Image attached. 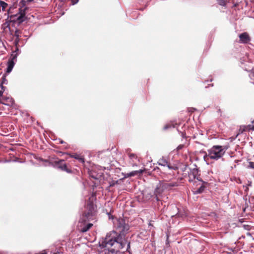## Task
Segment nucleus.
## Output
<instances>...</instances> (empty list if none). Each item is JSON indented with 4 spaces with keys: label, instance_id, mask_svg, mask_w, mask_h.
<instances>
[{
    "label": "nucleus",
    "instance_id": "19",
    "mask_svg": "<svg viewBox=\"0 0 254 254\" xmlns=\"http://www.w3.org/2000/svg\"><path fill=\"white\" fill-rule=\"evenodd\" d=\"M137 172H138L139 173H142L143 172V170H140L138 171L132 172L130 173L129 176H133L135 175Z\"/></svg>",
    "mask_w": 254,
    "mask_h": 254
},
{
    "label": "nucleus",
    "instance_id": "1",
    "mask_svg": "<svg viewBox=\"0 0 254 254\" xmlns=\"http://www.w3.org/2000/svg\"><path fill=\"white\" fill-rule=\"evenodd\" d=\"M114 226L119 230L118 234L114 231L107 233L106 237L102 242L100 246L102 247H112L116 244L115 249H112L110 252L117 253L120 250H126L129 254L130 252V241L127 237L125 236V234L129 230V226L125 223L123 218H116L113 221Z\"/></svg>",
    "mask_w": 254,
    "mask_h": 254
},
{
    "label": "nucleus",
    "instance_id": "11",
    "mask_svg": "<svg viewBox=\"0 0 254 254\" xmlns=\"http://www.w3.org/2000/svg\"><path fill=\"white\" fill-rule=\"evenodd\" d=\"M168 161L167 159L164 157H162L158 160L157 164L160 166L165 167L166 165H168Z\"/></svg>",
    "mask_w": 254,
    "mask_h": 254
},
{
    "label": "nucleus",
    "instance_id": "23",
    "mask_svg": "<svg viewBox=\"0 0 254 254\" xmlns=\"http://www.w3.org/2000/svg\"><path fill=\"white\" fill-rule=\"evenodd\" d=\"M249 129L254 130V125H249L248 126Z\"/></svg>",
    "mask_w": 254,
    "mask_h": 254
},
{
    "label": "nucleus",
    "instance_id": "12",
    "mask_svg": "<svg viewBox=\"0 0 254 254\" xmlns=\"http://www.w3.org/2000/svg\"><path fill=\"white\" fill-rule=\"evenodd\" d=\"M70 156L72 158H74L78 160L79 162H80L82 163H83L84 162V158L79 154H75L73 155H71Z\"/></svg>",
    "mask_w": 254,
    "mask_h": 254
},
{
    "label": "nucleus",
    "instance_id": "22",
    "mask_svg": "<svg viewBox=\"0 0 254 254\" xmlns=\"http://www.w3.org/2000/svg\"><path fill=\"white\" fill-rule=\"evenodd\" d=\"M249 167L251 168L254 169V162H250L249 163Z\"/></svg>",
    "mask_w": 254,
    "mask_h": 254
},
{
    "label": "nucleus",
    "instance_id": "17",
    "mask_svg": "<svg viewBox=\"0 0 254 254\" xmlns=\"http://www.w3.org/2000/svg\"><path fill=\"white\" fill-rule=\"evenodd\" d=\"M94 171H91L90 173V175L91 176V177H92L93 178H94L95 179H97L98 178L99 176H101V173H98L97 175H94Z\"/></svg>",
    "mask_w": 254,
    "mask_h": 254
},
{
    "label": "nucleus",
    "instance_id": "16",
    "mask_svg": "<svg viewBox=\"0 0 254 254\" xmlns=\"http://www.w3.org/2000/svg\"><path fill=\"white\" fill-rule=\"evenodd\" d=\"M0 6L2 8L3 11H5L7 6V4L3 1H0Z\"/></svg>",
    "mask_w": 254,
    "mask_h": 254
},
{
    "label": "nucleus",
    "instance_id": "2",
    "mask_svg": "<svg viewBox=\"0 0 254 254\" xmlns=\"http://www.w3.org/2000/svg\"><path fill=\"white\" fill-rule=\"evenodd\" d=\"M228 148V145H214L208 150L206 157L217 160L223 157Z\"/></svg>",
    "mask_w": 254,
    "mask_h": 254
},
{
    "label": "nucleus",
    "instance_id": "21",
    "mask_svg": "<svg viewBox=\"0 0 254 254\" xmlns=\"http://www.w3.org/2000/svg\"><path fill=\"white\" fill-rule=\"evenodd\" d=\"M253 76H254V68H253L251 70V73L250 74V77L252 79H254Z\"/></svg>",
    "mask_w": 254,
    "mask_h": 254
},
{
    "label": "nucleus",
    "instance_id": "7",
    "mask_svg": "<svg viewBox=\"0 0 254 254\" xmlns=\"http://www.w3.org/2000/svg\"><path fill=\"white\" fill-rule=\"evenodd\" d=\"M165 190L164 188L162 187L161 183H160L157 186L154 191V195H155L156 199L157 201L159 200V197L161 195L162 192Z\"/></svg>",
    "mask_w": 254,
    "mask_h": 254
},
{
    "label": "nucleus",
    "instance_id": "5",
    "mask_svg": "<svg viewBox=\"0 0 254 254\" xmlns=\"http://www.w3.org/2000/svg\"><path fill=\"white\" fill-rule=\"evenodd\" d=\"M6 87L2 85H0V103L3 104H7L5 102L12 103V99L9 98H4L2 97L3 92Z\"/></svg>",
    "mask_w": 254,
    "mask_h": 254
},
{
    "label": "nucleus",
    "instance_id": "20",
    "mask_svg": "<svg viewBox=\"0 0 254 254\" xmlns=\"http://www.w3.org/2000/svg\"><path fill=\"white\" fill-rule=\"evenodd\" d=\"M166 166H167L168 168L170 169V170H176L177 169V168L176 167H173V166H172L170 165V163H169V162H168V165H166Z\"/></svg>",
    "mask_w": 254,
    "mask_h": 254
},
{
    "label": "nucleus",
    "instance_id": "13",
    "mask_svg": "<svg viewBox=\"0 0 254 254\" xmlns=\"http://www.w3.org/2000/svg\"><path fill=\"white\" fill-rule=\"evenodd\" d=\"M92 226L93 224L92 223H88L87 225L82 228L81 231L82 232H85L87 231Z\"/></svg>",
    "mask_w": 254,
    "mask_h": 254
},
{
    "label": "nucleus",
    "instance_id": "14",
    "mask_svg": "<svg viewBox=\"0 0 254 254\" xmlns=\"http://www.w3.org/2000/svg\"><path fill=\"white\" fill-rule=\"evenodd\" d=\"M7 83H8V81L6 78V75L4 74L1 78V81L0 85H3V84L6 85L7 84Z\"/></svg>",
    "mask_w": 254,
    "mask_h": 254
},
{
    "label": "nucleus",
    "instance_id": "6",
    "mask_svg": "<svg viewBox=\"0 0 254 254\" xmlns=\"http://www.w3.org/2000/svg\"><path fill=\"white\" fill-rule=\"evenodd\" d=\"M189 181L191 182L193 179H196L198 181H201V180L200 179L198 170L197 169H193L190 172L189 174Z\"/></svg>",
    "mask_w": 254,
    "mask_h": 254
},
{
    "label": "nucleus",
    "instance_id": "8",
    "mask_svg": "<svg viewBox=\"0 0 254 254\" xmlns=\"http://www.w3.org/2000/svg\"><path fill=\"white\" fill-rule=\"evenodd\" d=\"M240 41L242 43L246 44L250 41V38L247 32H244L239 35Z\"/></svg>",
    "mask_w": 254,
    "mask_h": 254
},
{
    "label": "nucleus",
    "instance_id": "15",
    "mask_svg": "<svg viewBox=\"0 0 254 254\" xmlns=\"http://www.w3.org/2000/svg\"><path fill=\"white\" fill-rule=\"evenodd\" d=\"M130 159L134 160H137L138 161H139V159L138 158L137 156L133 153H130L128 155Z\"/></svg>",
    "mask_w": 254,
    "mask_h": 254
},
{
    "label": "nucleus",
    "instance_id": "4",
    "mask_svg": "<svg viewBox=\"0 0 254 254\" xmlns=\"http://www.w3.org/2000/svg\"><path fill=\"white\" fill-rule=\"evenodd\" d=\"M18 50V48H17L16 50L13 52V54L11 55V56L12 57V59L8 60V61L7 62V66L6 70V72L7 73H10L12 71V70L13 68V66L14 65V60L15 59H16L17 58V54L14 55L13 54L15 52H16V51H17Z\"/></svg>",
    "mask_w": 254,
    "mask_h": 254
},
{
    "label": "nucleus",
    "instance_id": "10",
    "mask_svg": "<svg viewBox=\"0 0 254 254\" xmlns=\"http://www.w3.org/2000/svg\"><path fill=\"white\" fill-rule=\"evenodd\" d=\"M161 184L162 185V187L164 188L165 190L177 186L178 185L177 183H162Z\"/></svg>",
    "mask_w": 254,
    "mask_h": 254
},
{
    "label": "nucleus",
    "instance_id": "3",
    "mask_svg": "<svg viewBox=\"0 0 254 254\" xmlns=\"http://www.w3.org/2000/svg\"><path fill=\"white\" fill-rule=\"evenodd\" d=\"M88 211L83 216L84 221H89L95 219L96 210L93 204H89L87 206Z\"/></svg>",
    "mask_w": 254,
    "mask_h": 254
},
{
    "label": "nucleus",
    "instance_id": "27",
    "mask_svg": "<svg viewBox=\"0 0 254 254\" xmlns=\"http://www.w3.org/2000/svg\"><path fill=\"white\" fill-rule=\"evenodd\" d=\"M253 124H254V120L252 122Z\"/></svg>",
    "mask_w": 254,
    "mask_h": 254
},
{
    "label": "nucleus",
    "instance_id": "24",
    "mask_svg": "<svg viewBox=\"0 0 254 254\" xmlns=\"http://www.w3.org/2000/svg\"><path fill=\"white\" fill-rule=\"evenodd\" d=\"M79 0H71L72 4L74 5L78 2Z\"/></svg>",
    "mask_w": 254,
    "mask_h": 254
},
{
    "label": "nucleus",
    "instance_id": "25",
    "mask_svg": "<svg viewBox=\"0 0 254 254\" xmlns=\"http://www.w3.org/2000/svg\"><path fill=\"white\" fill-rule=\"evenodd\" d=\"M183 146H184V145H179V146L177 147V150H180V149H181L183 147Z\"/></svg>",
    "mask_w": 254,
    "mask_h": 254
},
{
    "label": "nucleus",
    "instance_id": "9",
    "mask_svg": "<svg viewBox=\"0 0 254 254\" xmlns=\"http://www.w3.org/2000/svg\"><path fill=\"white\" fill-rule=\"evenodd\" d=\"M57 164L58 165V167L61 169V170L65 171L68 173L70 172V171L66 168V165L64 163V160H59L58 161H57Z\"/></svg>",
    "mask_w": 254,
    "mask_h": 254
},
{
    "label": "nucleus",
    "instance_id": "18",
    "mask_svg": "<svg viewBox=\"0 0 254 254\" xmlns=\"http://www.w3.org/2000/svg\"><path fill=\"white\" fill-rule=\"evenodd\" d=\"M204 187L201 186L198 189H197L194 191V194H198L201 193L204 190Z\"/></svg>",
    "mask_w": 254,
    "mask_h": 254
},
{
    "label": "nucleus",
    "instance_id": "26",
    "mask_svg": "<svg viewBox=\"0 0 254 254\" xmlns=\"http://www.w3.org/2000/svg\"><path fill=\"white\" fill-rule=\"evenodd\" d=\"M168 127H169V126H168V125H166V126H165L164 127V129H167Z\"/></svg>",
    "mask_w": 254,
    "mask_h": 254
}]
</instances>
